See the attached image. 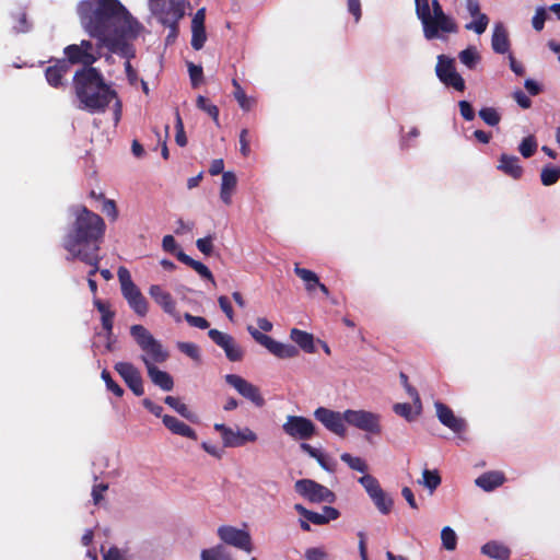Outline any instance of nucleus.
<instances>
[{
	"label": "nucleus",
	"instance_id": "f257e3e1",
	"mask_svg": "<svg viewBox=\"0 0 560 560\" xmlns=\"http://www.w3.org/2000/svg\"><path fill=\"white\" fill-rule=\"evenodd\" d=\"M79 14L85 31L98 39V47L132 59L136 49L132 40L143 31L119 0H85L79 4Z\"/></svg>",
	"mask_w": 560,
	"mask_h": 560
},
{
	"label": "nucleus",
	"instance_id": "f03ea898",
	"mask_svg": "<svg viewBox=\"0 0 560 560\" xmlns=\"http://www.w3.org/2000/svg\"><path fill=\"white\" fill-rule=\"evenodd\" d=\"M74 221L63 238L62 246L70 254L69 259L95 260L94 252H100L106 224L101 215L85 206L73 210Z\"/></svg>",
	"mask_w": 560,
	"mask_h": 560
},
{
	"label": "nucleus",
	"instance_id": "7ed1b4c3",
	"mask_svg": "<svg viewBox=\"0 0 560 560\" xmlns=\"http://www.w3.org/2000/svg\"><path fill=\"white\" fill-rule=\"evenodd\" d=\"M73 88L83 108L90 113H103L117 97L115 90L104 80L96 68H81L73 75Z\"/></svg>",
	"mask_w": 560,
	"mask_h": 560
},
{
	"label": "nucleus",
	"instance_id": "20e7f679",
	"mask_svg": "<svg viewBox=\"0 0 560 560\" xmlns=\"http://www.w3.org/2000/svg\"><path fill=\"white\" fill-rule=\"evenodd\" d=\"M416 14L421 21L423 36L428 40L444 38L446 34L456 33L455 20L446 14L438 0H415Z\"/></svg>",
	"mask_w": 560,
	"mask_h": 560
},
{
	"label": "nucleus",
	"instance_id": "39448f33",
	"mask_svg": "<svg viewBox=\"0 0 560 560\" xmlns=\"http://www.w3.org/2000/svg\"><path fill=\"white\" fill-rule=\"evenodd\" d=\"M130 335L141 349V361L145 368L165 362L170 353L164 346L142 325H132Z\"/></svg>",
	"mask_w": 560,
	"mask_h": 560
},
{
	"label": "nucleus",
	"instance_id": "423d86ee",
	"mask_svg": "<svg viewBox=\"0 0 560 560\" xmlns=\"http://www.w3.org/2000/svg\"><path fill=\"white\" fill-rule=\"evenodd\" d=\"M100 48L97 46V49H95L92 42L82 39L80 44L66 46L63 49L65 58L62 59L68 62L69 67L82 65V68H94L93 63L101 58Z\"/></svg>",
	"mask_w": 560,
	"mask_h": 560
},
{
	"label": "nucleus",
	"instance_id": "0eeeda50",
	"mask_svg": "<svg viewBox=\"0 0 560 560\" xmlns=\"http://www.w3.org/2000/svg\"><path fill=\"white\" fill-rule=\"evenodd\" d=\"M382 417L376 412L364 409H347V424L365 433L378 435L382 433Z\"/></svg>",
	"mask_w": 560,
	"mask_h": 560
},
{
	"label": "nucleus",
	"instance_id": "6e6552de",
	"mask_svg": "<svg viewBox=\"0 0 560 560\" xmlns=\"http://www.w3.org/2000/svg\"><path fill=\"white\" fill-rule=\"evenodd\" d=\"M213 428L220 433L224 447H241L258 439L257 434L247 427L233 429L223 423H215Z\"/></svg>",
	"mask_w": 560,
	"mask_h": 560
},
{
	"label": "nucleus",
	"instance_id": "1a4fd4ad",
	"mask_svg": "<svg viewBox=\"0 0 560 560\" xmlns=\"http://www.w3.org/2000/svg\"><path fill=\"white\" fill-rule=\"evenodd\" d=\"M294 488L300 495L312 503H332L336 500V495L331 490L311 479L298 480Z\"/></svg>",
	"mask_w": 560,
	"mask_h": 560
},
{
	"label": "nucleus",
	"instance_id": "9d476101",
	"mask_svg": "<svg viewBox=\"0 0 560 560\" xmlns=\"http://www.w3.org/2000/svg\"><path fill=\"white\" fill-rule=\"evenodd\" d=\"M247 330L250 334V336L255 339V341L265 347L270 353H272L277 358L290 359L299 354V351L294 346L290 343L279 342L272 339L270 336L262 334L253 326H248Z\"/></svg>",
	"mask_w": 560,
	"mask_h": 560
},
{
	"label": "nucleus",
	"instance_id": "9b49d317",
	"mask_svg": "<svg viewBox=\"0 0 560 560\" xmlns=\"http://www.w3.org/2000/svg\"><path fill=\"white\" fill-rule=\"evenodd\" d=\"M314 417L328 431L337 436L345 438L347 435L346 410L343 412H339L325 407H318L314 411Z\"/></svg>",
	"mask_w": 560,
	"mask_h": 560
},
{
	"label": "nucleus",
	"instance_id": "f8f14e48",
	"mask_svg": "<svg viewBox=\"0 0 560 560\" xmlns=\"http://www.w3.org/2000/svg\"><path fill=\"white\" fill-rule=\"evenodd\" d=\"M152 14L170 28L167 44L175 38V0H149Z\"/></svg>",
	"mask_w": 560,
	"mask_h": 560
},
{
	"label": "nucleus",
	"instance_id": "ddd939ff",
	"mask_svg": "<svg viewBox=\"0 0 560 560\" xmlns=\"http://www.w3.org/2000/svg\"><path fill=\"white\" fill-rule=\"evenodd\" d=\"M218 536L224 544L233 546L247 553H250L254 550L252 537L247 530L230 525H223L218 528Z\"/></svg>",
	"mask_w": 560,
	"mask_h": 560
},
{
	"label": "nucleus",
	"instance_id": "4468645a",
	"mask_svg": "<svg viewBox=\"0 0 560 560\" xmlns=\"http://www.w3.org/2000/svg\"><path fill=\"white\" fill-rule=\"evenodd\" d=\"M438 78L447 86L463 92L465 90V81L462 75L456 71L454 60L441 55L438 57L435 67Z\"/></svg>",
	"mask_w": 560,
	"mask_h": 560
},
{
	"label": "nucleus",
	"instance_id": "2eb2a0df",
	"mask_svg": "<svg viewBox=\"0 0 560 560\" xmlns=\"http://www.w3.org/2000/svg\"><path fill=\"white\" fill-rule=\"evenodd\" d=\"M282 430L294 440H308L315 434L314 423L301 416H288Z\"/></svg>",
	"mask_w": 560,
	"mask_h": 560
},
{
	"label": "nucleus",
	"instance_id": "dca6fc26",
	"mask_svg": "<svg viewBox=\"0 0 560 560\" xmlns=\"http://www.w3.org/2000/svg\"><path fill=\"white\" fill-rule=\"evenodd\" d=\"M224 378L241 396L252 401L255 406L261 407L265 404L259 388L242 376L237 374H226Z\"/></svg>",
	"mask_w": 560,
	"mask_h": 560
},
{
	"label": "nucleus",
	"instance_id": "f3484780",
	"mask_svg": "<svg viewBox=\"0 0 560 560\" xmlns=\"http://www.w3.org/2000/svg\"><path fill=\"white\" fill-rule=\"evenodd\" d=\"M208 335L217 346L224 350L230 361L235 362L242 360L243 350L231 335L218 329H210Z\"/></svg>",
	"mask_w": 560,
	"mask_h": 560
},
{
	"label": "nucleus",
	"instance_id": "a211bd4d",
	"mask_svg": "<svg viewBox=\"0 0 560 560\" xmlns=\"http://www.w3.org/2000/svg\"><path fill=\"white\" fill-rule=\"evenodd\" d=\"M115 370L136 396L144 394L143 380L139 370L129 362H118Z\"/></svg>",
	"mask_w": 560,
	"mask_h": 560
},
{
	"label": "nucleus",
	"instance_id": "6ab92c4d",
	"mask_svg": "<svg viewBox=\"0 0 560 560\" xmlns=\"http://www.w3.org/2000/svg\"><path fill=\"white\" fill-rule=\"evenodd\" d=\"M206 8L199 9L192 16L190 31H191V47L195 50H200L207 42V32L205 27Z\"/></svg>",
	"mask_w": 560,
	"mask_h": 560
},
{
	"label": "nucleus",
	"instance_id": "aec40b11",
	"mask_svg": "<svg viewBox=\"0 0 560 560\" xmlns=\"http://www.w3.org/2000/svg\"><path fill=\"white\" fill-rule=\"evenodd\" d=\"M434 407L436 410V416L442 424L456 433L462 432L465 429V421L456 417L446 405L436 401Z\"/></svg>",
	"mask_w": 560,
	"mask_h": 560
},
{
	"label": "nucleus",
	"instance_id": "412c9836",
	"mask_svg": "<svg viewBox=\"0 0 560 560\" xmlns=\"http://www.w3.org/2000/svg\"><path fill=\"white\" fill-rule=\"evenodd\" d=\"M121 294L137 315L141 317L147 315L148 302L137 285L130 287L122 291Z\"/></svg>",
	"mask_w": 560,
	"mask_h": 560
},
{
	"label": "nucleus",
	"instance_id": "4be33fe9",
	"mask_svg": "<svg viewBox=\"0 0 560 560\" xmlns=\"http://www.w3.org/2000/svg\"><path fill=\"white\" fill-rule=\"evenodd\" d=\"M70 71L68 62L63 59H56L52 66H49L45 70V77L48 84L52 88L63 86V77Z\"/></svg>",
	"mask_w": 560,
	"mask_h": 560
},
{
	"label": "nucleus",
	"instance_id": "5701e85b",
	"mask_svg": "<svg viewBox=\"0 0 560 560\" xmlns=\"http://www.w3.org/2000/svg\"><path fill=\"white\" fill-rule=\"evenodd\" d=\"M491 46L497 54H505L510 49L508 31L501 22L495 23L493 26Z\"/></svg>",
	"mask_w": 560,
	"mask_h": 560
},
{
	"label": "nucleus",
	"instance_id": "b1692460",
	"mask_svg": "<svg viewBox=\"0 0 560 560\" xmlns=\"http://www.w3.org/2000/svg\"><path fill=\"white\" fill-rule=\"evenodd\" d=\"M237 178L233 172H224L222 174V183L220 188V198L225 205L232 202V195L235 190Z\"/></svg>",
	"mask_w": 560,
	"mask_h": 560
},
{
	"label": "nucleus",
	"instance_id": "393cba45",
	"mask_svg": "<svg viewBox=\"0 0 560 560\" xmlns=\"http://www.w3.org/2000/svg\"><path fill=\"white\" fill-rule=\"evenodd\" d=\"M147 371L154 385L163 390H171L173 388L174 382L171 374L159 370L155 365L147 368Z\"/></svg>",
	"mask_w": 560,
	"mask_h": 560
},
{
	"label": "nucleus",
	"instance_id": "a878e982",
	"mask_svg": "<svg viewBox=\"0 0 560 560\" xmlns=\"http://www.w3.org/2000/svg\"><path fill=\"white\" fill-rule=\"evenodd\" d=\"M149 293L151 298L163 307V310L168 314H174V305L172 301V295L164 291L161 285L153 284L150 287Z\"/></svg>",
	"mask_w": 560,
	"mask_h": 560
},
{
	"label": "nucleus",
	"instance_id": "bb28decb",
	"mask_svg": "<svg viewBox=\"0 0 560 560\" xmlns=\"http://www.w3.org/2000/svg\"><path fill=\"white\" fill-rule=\"evenodd\" d=\"M499 168L513 178H518L523 172L518 158L508 154L501 155Z\"/></svg>",
	"mask_w": 560,
	"mask_h": 560
},
{
	"label": "nucleus",
	"instance_id": "cd10ccee",
	"mask_svg": "<svg viewBox=\"0 0 560 560\" xmlns=\"http://www.w3.org/2000/svg\"><path fill=\"white\" fill-rule=\"evenodd\" d=\"M504 481V477L499 471L486 472L476 479V485L485 491H491L500 487Z\"/></svg>",
	"mask_w": 560,
	"mask_h": 560
},
{
	"label": "nucleus",
	"instance_id": "c85d7f7f",
	"mask_svg": "<svg viewBox=\"0 0 560 560\" xmlns=\"http://www.w3.org/2000/svg\"><path fill=\"white\" fill-rule=\"evenodd\" d=\"M290 338L301 347L305 352L312 353L314 352V337L313 335L300 330L298 328H293L290 331Z\"/></svg>",
	"mask_w": 560,
	"mask_h": 560
},
{
	"label": "nucleus",
	"instance_id": "c756f323",
	"mask_svg": "<svg viewBox=\"0 0 560 560\" xmlns=\"http://www.w3.org/2000/svg\"><path fill=\"white\" fill-rule=\"evenodd\" d=\"M417 482L418 485L424 487L430 494H432L440 487L442 479L436 469H423L422 478L419 479Z\"/></svg>",
	"mask_w": 560,
	"mask_h": 560
},
{
	"label": "nucleus",
	"instance_id": "7c9ffc66",
	"mask_svg": "<svg viewBox=\"0 0 560 560\" xmlns=\"http://www.w3.org/2000/svg\"><path fill=\"white\" fill-rule=\"evenodd\" d=\"M201 560H235L231 552L222 545L203 549L200 553Z\"/></svg>",
	"mask_w": 560,
	"mask_h": 560
},
{
	"label": "nucleus",
	"instance_id": "2f4dec72",
	"mask_svg": "<svg viewBox=\"0 0 560 560\" xmlns=\"http://www.w3.org/2000/svg\"><path fill=\"white\" fill-rule=\"evenodd\" d=\"M177 259L180 260L182 262L188 265L189 267H191L202 278H206L208 280H213V276H212L211 271L202 262L190 258L188 255L184 254L183 252H177Z\"/></svg>",
	"mask_w": 560,
	"mask_h": 560
},
{
	"label": "nucleus",
	"instance_id": "473e14b6",
	"mask_svg": "<svg viewBox=\"0 0 560 560\" xmlns=\"http://www.w3.org/2000/svg\"><path fill=\"white\" fill-rule=\"evenodd\" d=\"M481 550L486 556L498 560H508L510 557V550L495 541L483 545Z\"/></svg>",
	"mask_w": 560,
	"mask_h": 560
},
{
	"label": "nucleus",
	"instance_id": "72a5a7b5",
	"mask_svg": "<svg viewBox=\"0 0 560 560\" xmlns=\"http://www.w3.org/2000/svg\"><path fill=\"white\" fill-rule=\"evenodd\" d=\"M459 61L468 69H475L480 62V54L476 47L469 46L458 54Z\"/></svg>",
	"mask_w": 560,
	"mask_h": 560
},
{
	"label": "nucleus",
	"instance_id": "f704fd0d",
	"mask_svg": "<svg viewBox=\"0 0 560 560\" xmlns=\"http://www.w3.org/2000/svg\"><path fill=\"white\" fill-rule=\"evenodd\" d=\"M358 481L364 488L370 499L374 498L382 490L378 480L372 475L365 474Z\"/></svg>",
	"mask_w": 560,
	"mask_h": 560
},
{
	"label": "nucleus",
	"instance_id": "c9c22d12",
	"mask_svg": "<svg viewBox=\"0 0 560 560\" xmlns=\"http://www.w3.org/2000/svg\"><path fill=\"white\" fill-rule=\"evenodd\" d=\"M294 272L305 282L307 291H313L316 288V285L319 284L318 277L312 270L301 268L296 265L294 268Z\"/></svg>",
	"mask_w": 560,
	"mask_h": 560
},
{
	"label": "nucleus",
	"instance_id": "e433bc0d",
	"mask_svg": "<svg viewBox=\"0 0 560 560\" xmlns=\"http://www.w3.org/2000/svg\"><path fill=\"white\" fill-rule=\"evenodd\" d=\"M371 500L382 514H388L394 504L392 498L383 489Z\"/></svg>",
	"mask_w": 560,
	"mask_h": 560
},
{
	"label": "nucleus",
	"instance_id": "4c0bfd02",
	"mask_svg": "<svg viewBox=\"0 0 560 560\" xmlns=\"http://www.w3.org/2000/svg\"><path fill=\"white\" fill-rule=\"evenodd\" d=\"M560 178V168L553 165H546L542 167L540 173V179L542 185L551 186L556 184Z\"/></svg>",
	"mask_w": 560,
	"mask_h": 560
},
{
	"label": "nucleus",
	"instance_id": "58836bf2",
	"mask_svg": "<svg viewBox=\"0 0 560 560\" xmlns=\"http://www.w3.org/2000/svg\"><path fill=\"white\" fill-rule=\"evenodd\" d=\"M340 459L346 463L351 469L359 472H366L369 467L364 459L358 456H352L349 453H343Z\"/></svg>",
	"mask_w": 560,
	"mask_h": 560
},
{
	"label": "nucleus",
	"instance_id": "ea45409f",
	"mask_svg": "<svg viewBox=\"0 0 560 560\" xmlns=\"http://www.w3.org/2000/svg\"><path fill=\"white\" fill-rule=\"evenodd\" d=\"M441 540L442 546L448 550L453 551L456 549L457 546V535L453 528L450 526H445L441 530Z\"/></svg>",
	"mask_w": 560,
	"mask_h": 560
},
{
	"label": "nucleus",
	"instance_id": "a19ab883",
	"mask_svg": "<svg viewBox=\"0 0 560 560\" xmlns=\"http://www.w3.org/2000/svg\"><path fill=\"white\" fill-rule=\"evenodd\" d=\"M232 83H233V86L235 88L234 97L237 101L238 105L244 110H249L252 108V106L254 105V100L248 97L245 94L244 90L242 89V86L240 85V83L236 80H233Z\"/></svg>",
	"mask_w": 560,
	"mask_h": 560
},
{
	"label": "nucleus",
	"instance_id": "79ce46f5",
	"mask_svg": "<svg viewBox=\"0 0 560 560\" xmlns=\"http://www.w3.org/2000/svg\"><path fill=\"white\" fill-rule=\"evenodd\" d=\"M488 24L489 18L486 14H480L478 16L472 18V21L467 23L465 25V28L480 35L486 32Z\"/></svg>",
	"mask_w": 560,
	"mask_h": 560
},
{
	"label": "nucleus",
	"instance_id": "37998d69",
	"mask_svg": "<svg viewBox=\"0 0 560 560\" xmlns=\"http://www.w3.org/2000/svg\"><path fill=\"white\" fill-rule=\"evenodd\" d=\"M479 117L491 127L497 126L501 120V115L493 107H483L479 110Z\"/></svg>",
	"mask_w": 560,
	"mask_h": 560
},
{
	"label": "nucleus",
	"instance_id": "c03bdc74",
	"mask_svg": "<svg viewBox=\"0 0 560 560\" xmlns=\"http://www.w3.org/2000/svg\"><path fill=\"white\" fill-rule=\"evenodd\" d=\"M197 107L203 112H206L213 120L215 124H219V109L215 105L211 104L208 102V100L202 96V95H199L197 97Z\"/></svg>",
	"mask_w": 560,
	"mask_h": 560
},
{
	"label": "nucleus",
	"instance_id": "a18cd8bd",
	"mask_svg": "<svg viewBox=\"0 0 560 560\" xmlns=\"http://www.w3.org/2000/svg\"><path fill=\"white\" fill-rule=\"evenodd\" d=\"M537 149V141L534 136L524 138L518 147L520 153L525 158H530Z\"/></svg>",
	"mask_w": 560,
	"mask_h": 560
},
{
	"label": "nucleus",
	"instance_id": "49530a36",
	"mask_svg": "<svg viewBox=\"0 0 560 560\" xmlns=\"http://www.w3.org/2000/svg\"><path fill=\"white\" fill-rule=\"evenodd\" d=\"M177 348L195 362H200V350L197 345L192 342H182L177 343Z\"/></svg>",
	"mask_w": 560,
	"mask_h": 560
},
{
	"label": "nucleus",
	"instance_id": "de8ad7c7",
	"mask_svg": "<svg viewBox=\"0 0 560 560\" xmlns=\"http://www.w3.org/2000/svg\"><path fill=\"white\" fill-rule=\"evenodd\" d=\"M189 78L191 81V85L197 88L201 84L203 79V71L201 66H196L192 62H187Z\"/></svg>",
	"mask_w": 560,
	"mask_h": 560
},
{
	"label": "nucleus",
	"instance_id": "09e8293b",
	"mask_svg": "<svg viewBox=\"0 0 560 560\" xmlns=\"http://www.w3.org/2000/svg\"><path fill=\"white\" fill-rule=\"evenodd\" d=\"M101 376L108 390L113 392L117 397H121L124 395V389L112 378V375L107 370H103Z\"/></svg>",
	"mask_w": 560,
	"mask_h": 560
},
{
	"label": "nucleus",
	"instance_id": "8fccbe9b",
	"mask_svg": "<svg viewBox=\"0 0 560 560\" xmlns=\"http://www.w3.org/2000/svg\"><path fill=\"white\" fill-rule=\"evenodd\" d=\"M395 413H397L400 417H404L406 420L411 421L415 419V417L418 415L417 411H412V407L409 404L406 402H399L394 405L393 407Z\"/></svg>",
	"mask_w": 560,
	"mask_h": 560
},
{
	"label": "nucleus",
	"instance_id": "3c124183",
	"mask_svg": "<svg viewBox=\"0 0 560 560\" xmlns=\"http://www.w3.org/2000/svg\"><path fill=\"white\" fill-rule=\"evenodd\" d=\"M213 240L214 237L209 235L207 237L198 238L196 241L197 248L206 256H210L213 253Z\"/></svg>",
	"mask_w": 560,
	"mask_h": 560
},
{
	"label": "nucleus",
	"instance_id": "603ef678",
	"mask_svg": "<svg viewBox=\"0 0 560 560\" xmlns=\"http://www.w3.org/2000/svg\"><path fill=\"white\" fill-rule=\"evenodd\" d=\"M168 130H170V126L168 125H165L164 126V136L161 135L160 131L156 130V128L153 129V132L158 137V144H161V153H162V156L167 160L168 156H170V151H168V148L166 145V139L168 138Z\"/></svg>",
	"mask_w": 560,
	"mask_h": 560
},
{
	"label": "nucleus",
	"instance_id": "864d4df0",
	"mask_svg": "<svg viewBox=\"0 0 560 560\" xmlns=\"http://www.w3.org/2000/svg\"><path fill=\"white\" fill-rule=\"evenodd\" d=\"M117 275H118L119 282H120L121 292L129 289L130 287L136 285L131 279L130 272L127 268L119 267Z\"/></svg>",
	"mask_w": 560,
	"mask_h": 560
},
{
	"label": "nucleus",
	"instance_id": "5fc2aeb1",
	"mask_svg": "<svg viewBox=\"0 0 560 560\" xmlns=\"http://www.w3.org/2000/svg\"><path fill=\"white\" fill-rule=\"evenodd\" d=\"M306 560H328V555L322 547H312L305 550Z\"/></svg>",
	"mask_w": 560,
	"mask_h": 560
},
{
	"label": "nucleus",
	"instance_id": "6e6d98bb",
	"mask_svg": "<svg viewBox=\"0 0 560 560\" xmlns=\"http://www.w3.org/2000/svg\"><path fill=\"white\" fill-rule=\"evenodd\" d=\"M184 317L191 327L199 329H207L209 327V322L205 317L194 316L188 313H186Z\"/></svg>",
	"mask_w": 560,
	"mask_h": 560
},
{
	"label": "nucleus",
	"instance_id": "4d7b16f0",
	"mask_svg": "<svg viewBox=\"0 0 560 560\" xmlns=\"http://www.w3.org/2000/svg\"><path fill=\"white\" fill-rule=\"evenodd\" d=\"M218 303H219V306L222 310V312L228 317V319L230 322H234V311L232 308L230 300L226 296L221 295L218 299Z\"/></svg>",
	"mask_w": 560,
	"mask_h": 560
},
{
	"label": "nucleus",
	"instance_id": "13d9d810",
	"mask_svg": "<svg viewBox=\"0 0 560 560\" xmlns=\"http://www.w3.org/2000/svg\"><path fill=\"white\" fill-rule=\"evenodd\" d=\"M102 211L109 217L112 220H116L118 217L117 207L114 200L112 199H104L103 200V207Z\"/></svg>",
	"mask_w": 560,
	"mask_h": 560
},
{
	"label": "nucleus",
	"instance_id": "bf43d9fd",
	"mask_svg": "<svg viewBox=\"0 0 560 560\" xmlns=\"http://www.w3.org/2000/svg\"><path fill=\"white\" fill-rule=\"evenodd\" d=\"M546 21V11L544 8H538L535 15L533 16V27L536 31H541Z\"/></svg>",
	"mask_w": 560,
	"mask_h": 560
},
{
	"label": "nucleus",
	"instance_id": "052dcab7",
	"mask_svg": "<svg viewBox=\"0 0 560 560\" xmlns=\"http://www.w3.org/2000/svg\"><path fill=\"white\" fill-rule=\"evenodd\" d=\"M458 106H459L460 115L463 116V118L465 120L471 121L475 118V112L469 102L460 101L458 103Z\"/></svg>",
	"mask_w": 560,
	"mask_h": 560
},
{
	"label": "nucleus",
	"instance_id": "680f3d73",
	"mask_svg": "<svg viewBox=\"0 0 560 560\" xmlns=\"http://www.w3.org/2000/svg\"><path fill=\"white\" fill-rule=\"evenodd\" d=\"M348 11L354 16L355 23H358L361 19V1L360 0H348L347 1Z\"/></svg>",
	"mask_w": 560,
	"mask_h": 560
},
{
	"label": "nucleus",
	"instance_id": "e2e57ef3",
	"mask_svg": "<svg viewBox=\"0 0 560 560\" xmlns=\"http://www.w3.org/2000/svg\"><path fill=\"white\" fill-rule=\"evenodd\" d=\"M104 560H128L126 555L117 547H110L104 555Z\"/></svg>",
	"mask_w": 560,
	"mask_h": 560
},
{
	"label": "nucleus",
	"instance_id": "0e129e2a",
	"mask_svg": "<svg viewBox=\"0 0 560 560\" xmlns=\"http://www.w3.org/2000/svg\"><path fill=\"white\" fill-rule=\"evenodd\" d=\"M513 97L522 108H529L532 105L530 98L521 90L515 91Z\"/></svg>",
	"mask_w": 560,
	"mask_h": 560
},
{
	"label": "nucleus",
	"instance_id": "69168bd1",
	"mask_svg": "<svg viewBox=\"0 0 560 560\" xmlns=\"http://www.w3.org/2000/svg\"><path fill=\"white\" fill-rule=\"evenodd\" d=\"M115 312H110L101 316L102 327L106 330L107 335L113 334Z\"/></svg>",
	"mask_w": 560,
	"mask_h": 560
},
{
	"label": "nucleus",
	"instance_id": "338daca9",
	"mask_svg": "<svg viewBox=\"0 0 560 560\" xmlns=\"http://www.w3.org/2000/svg\"><path fill=\"white\" fill-rule=\"evenodd\" d=\"M320 514L324 518L325 524H327L330 521L337 520L339 517V511L337 509H335L332 506H328V505L323 508V512Z\"/></svg>",
	"mask_w": 560,
	"mask_h": 560
},
{
	"label": "nucleus",
	"instance_id": "774afa93",
	"mask_svg": "<svg viewBox=\"0 0 560 560\" xmlns=\"http://www.w3.org/2000/svg\"><path fill=\"white\" fill-rule=\"evenodd\" d=\"M201 447L211 456L215 457V458H221L223 456V448L214 445V444H211V443H208V442H202L201 444Z\"/></svg>",
	"mask_w": 560,
	"mask_h": 560
}]
</instances>
